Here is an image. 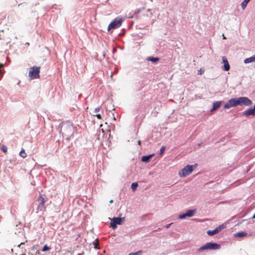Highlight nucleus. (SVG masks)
Listing matches in <instances>:
<instances>
[{
	"mask_svg": "<svg viewBox=\"0 0 255 255\" xmlns=\"http://www.w3.org/2000/svg\"><path fill=\"white\" fill-rule=\"evenodd\" d=\"M252 104V102L247 97H240L238 98H232L226 103L224 107L225 109H229L233 107H236L238 105L250 106Z\"/></svg>",
	"mask_w": 255,
	"mask_h": 255,
	"instance_id": "obj_1",
	"label": "nucleus"
},
{
	"mask_svg": "<svg viewBox=\"0 0 255 255\" xmlns=\"http://www.w3.org/2000/svg\"><path fill=\"white\" fill-rule=\"evenodd\" d=\"M95 248H96V249H98V248L97 247V245H95Z\"/></svg>",
	"mask_w": 255,
	"mask_h": 255,
	"instance_id": "obj_34",
	"label": "nucleus"
},
{
	"mask_svg": "<svg viewBox=\"0 0 255 255\" xmlns=\"http://www.w3.org/2000/svg\"><path fill=\"white\" fill-rule=\"evenodd\" d=\"M3 67V64L0 63V72H1V68Z\"/></svg>",
	"mask_w": 255,
	"mask_h": 255,
	"instance_id": "obj_28",
	"label": "nucleus"
},
{
	"mask_svg": "<svg viewBox=\"0 0 255 255\" xmlns=\"http://www.w3.org/2000/svg\"><path fill=\"white\" fill-rule=\"evenodd\" d=\"M253 61H255V58H254V56L245 59L244 60V63H249L252 62Z\"/></svg>",
	"mask_w": 255,
	"mask_h": 255,
	"instance_id": "obj_16",
	"label": "nucleus"
},
{
	"mask_svg": "<svg viewBox=\"0 0 255 255\" xmlns=\"http://www.w3.org/2000/svg\"><path fill=\"white\" fill-rule=\"evenodd\" d=\"M154 154L145 155L141 157V160L144 162H148L150 159L153 157Z\"/></svg>",
	"mask_w": 255,
	"mask_h": 255,
	"instance_id": "obj_13",
	"label": "nucleus"
},
{
	"mask_svg": "<svg viewBox=\"0 0 255 255\" xmlns=\"http://www.w3.org/2000/svg\"><path fill=\"white\" fill-rule=\"evenodd\" d=\"M142 253V251H139L135 253H131L129 255H139Z\"/></svg>",
	"mask_w": 255,
	"mask_h": 255,
	"instance_id": "obj_21",
	"label": "nucleus"
},
{
	"mask_svg": "<svg viewBox=\"0 0 255 255\" xmlns=\"http://www.w3.org/2000/svg\"><path fill=\"white\" fill-rule=\"evenodd\" d=\"M223 39H226V37L224 36V34H223Z\"/></svg>",
	"mask_w": 255,
	"mask_h": 255,
	"instance_id": "obj_32",
	"label": "nucleus"
},
{
	"mask_svg": "<svg viewBox=\"0 0 255 255\" xmlns=\"http://www.w3.org/2000/svg\"><path fill=\"white\" fill-rule=\"evenodd\" d=\"M40 67L33 66L29 70L28 76L31 79H37L40 77Z\"/></svg>",
	"mask_w": 255,
	"mask_h": 255,
	"instance_id": "obj_3",
	"label": "nucleus"
},
{
	"mask_svg": "<svg viewBox=\"0 0 255 255\" xmlns=\"http://www.w3.org/2000/svg\"><path fill=\"white\" fill-rule=\"evenodd\" d=\"M250 0H244L242 2V4H241V5H242V7L243 9H244L245 8V7H246L248 3L250 1Z\"/></svg>",
	"mask_w": 255,
	"mask_h": 255,
	"instance_id": "obj_17",
	"label": "nucleus"
},
{
	"mask_svg": "<svg viewBox=\"0 0 255 255\" xmlns=\"http://www.w3.org/2000/svg\"><path fill=\"white\" fill-rule=\"evenodd\" d=\"M204 72V70H202V69H200V70L198 71V74H200V75H201Z\"/></svg>",
	"mask_w": 255,
	"mask_h": 255,
	"instance_id": "obj_27",
	"label": "nucleus"
},
{
	"mask_svg": "<svg viewBox=\"0 0 255 255\" xmlns=\"http://www.w3.org/2000/svg\"><path fill=\"white\" fill-rule=\"evenodd\" d=\"M50 250V248H49V247H48L47 245H45V246L43 247V249H42V251L43 252H46V251H49V250Z\"/></svg>",
	"mask_w": 255,
	"mask_h": 255,
	"instance_id": "obj_22",
	"label": "nucleus"
},
{
	"mask_svg": "<svg viewBox=\"0 0 255 255\" xmlns=\"http://www.w3.org/2000/svg\"><path fill=\"white\" fill-rule=\"evenodd\" d=\"M196 164L193 165H188L179 172V175H188L191 173L197 167Z\"/></svg>",
	"mask_w": 255,
	"mask_h": 255,
	"instance_id": "obj_6",
	"label": "nucleus"
},
{
	"mask_svg": "<svg viewBox=\"0 0 255 255\" xmlns=\"http://www.w3.org/2000/svg\"><path fill=\"white\" fill-rule=\"evenodd\" d=\"M94 116H96V117H97L98 119H102V117H101V116L100 114H94L93 115Z\"/></svg>",
	"mask_w": 255,
	"mask_h": 255,
	"instance_id": "obj_26",
	"label": "nucleus"
},
{
	"mask_svg": "<svg viewBox=\"0 0 255 255\" xmlns=\"http://www.w3.org/2000/svg\"><path fill=\"white\" fill-rule=\"evenodd\" d=\"M243 115L247 117L250 116H255V105L253 108L250 109L243 113Z\"/></svg>",
	"mask_w": 255,
	"mask_h": 255,
	"instance_id": "obj_12",
	"label": "nucleus"
},
{
	"mask_svg": "<svg viewBox=\"0 0 255 255\" xmlns=\"http://www.w3.org/2000/svg\"><path fill=\"white\" fill-rule=\"evenodd\" d=\"M165 146H162L161 147L160 150V153L161 154H162V153L164 152V150H165Z\"/></svg>",
	"mask_w": 255,
	"mask_h": 255,
	"instance_id": "obj_24",
	"label": "nucleus"
},
{
	"mask_svg": "<svg viewBox=\"0 0 255 255\" xmlns=\"http://www.w3.org/2000/svg\"><path fill=\"white\" fill-rule=\"evenodd\" d=\"M223 228H224V226L223 225H220L213 230H208L207 232V233L209 236H213L215 234L218 233Z\"/></svg>",
	"mask_w": 255,
	"mask_h": 255,
	"instance_id": "obj_9",
	"label": "nucleus"
},
{
	"mask_svg": "<svg viewBox=\"0 0 255 255\" xmlns=\"http://www.w3.org/2000/svg\"><path fill=\"white\" fill-rule=\"evenodd\" d=\"M221 102H216L213 103V107L211 111H213L219 108L221 105Z\"/></svg>",
	"mask_w": 255,
	"mask_h": 255,
	"instance_id": "obj_14",
	"label": "nucleus"
},
{
	"mask_svg": "<svg viewBox=\"0 0 255 255\" xmlns=\"http://www.w3.org/2000/svg\"><path fill=\"white\" fill-rule=\"evenodd\" d=\"M123 21V19L121 17H117L115 18L109 25L108 30L116 29L120 27Z\"/></svg>",
	"mask_w": 255,
	"mask_h": 255,
	"instance_id": "obj_4",
	"label": "nucleus"
},
{
	"mask_svg": "<svg viewBox=\"0 0 255 255\" xmlns=\"http://www.w3.org/2000/svg\"><path fill=\"white\" fill-rule=\"evenodd\" d=\"M194 215L193 211L189 210H188L185 213H183L179 215V218L182 219L186 217H190L193 216Z\"/></svg>",
	"mask_w": 255,
	"mask_h": 255,
	"instance_id": "obj_11",
	"label": "nucleus"
},
{
	"mask_svg": "<svg viewBox=\"0 0 255 255\" xmlns=\"http://www.w3.org/2000/svg\"><path fill=\"white\" fill-rule=\"evenodd\" d=\"M109 202H110V203H113V200H112H112H111L109 201Z\"/></svg>",
	"mask_w": 255,
	"mask_h": 255,
	"instance_id": "obj_30",
	"label": "nucleus"
},
{
	"mask_svg": "<svg viewBox=\"0 0 255 255\" xmlns=\"http://www.w3.org/2000/svg\"><path fill=\"white\" fill-rule=\"evenodd\" d=\"M19 155L21 157H23V158H25L26 157V153H25V150L24 149H22L20 152H19Z\"/></svg>",
	"mask_w": 255,
	"mask_h": 255,
	"instance_id": "obj_19",
	"label": "nucleus"
},
{
	"mask_svg": "<svg viewBox=\"0 0 255 255\" xmlns=\"http://www.w3.org/2000/svg\"><path fill=\"white\" fill-rule=\"evenodd\" d=\"M222 61L224 64L223 66V69L224 71H228L230 68V66L229 64L228 61L225 56L222 57Z\"/></svg>",
	"mask_w": 255,
	"mask_h": 255,
	"instance_id": "obj_10",
	"label": "nucleus"
},
{
	"mask_svg": "<svg viewBox=\"0 0 255 255\" xmlns=\"http://www.w3.org/2000/svg\"><path fill=\"white\" fill-rule=\"evenodd\" d=\"M146 60L148 61H151L153 63H156L159 60V58L157 57H148L146 58Z\"/></svg>",
	"mask_w": 255,
	"mask_h": 255,
	"instance_id": "obj_15",
	"label": "nucleus"
},
{
	"mask_svg": "<svg viewBox=\"0 0 255 255\" xmlns=\"http://www.w3.org/2000/svg\"><path fill=\"white\" fill-rule=\"evenodd\" d=\"M220 246L217 243H207L198 249L199 252H201L205 250H218L220 249Z\"/></svg>",
	"mask_w": 255,
	"mask_h": 255,
	"instance_id": "obj_5",
	"label": "nucleus"
},
{
	"mask_svg": "<svg viewBox=\"0 0 255 255\" xmlns=\"http://www.w3.org/2000/svg\"><path fill=\"white\" fill-rule=\"evenodd\" d=\"M7 147L5 145L2 144L1 146V150L3 152L6 153L7 152Z\"/></svg>",
	"mask_w": 255,
	"mask_h": 255,
	"instance_id": "obj_23",
	"label": "nucleus"
},
{
	"mask_svg": "<svg viewBox=\"0 0 255 255\" xmlns=\"http://www.w3.org/2000/svg\"><path fill=\"white\" fill-rule=\"evenodd\" d=\"M24 244V243H21L19 246H20L21 245H23Z\"/></svg>",
	"mask_w": 255,
	"mask_h": 255,
	"instance_id": "obj_35",
	"label": "nucleus"
},
{
	"mask_svg": "<svg viewBox=\"0 0 255 255\" xmlns=\"http://www.w3.org/2000/svg\"><path fill=\"white\" fill-rule=\"evenodd\" d=\"M169 226H170V224H169V225H167L166 228H168V227H169Z\"/></svg>",
	"mask_w": 255,
	"mask_h": 255,
	"instance_id": "obj_37",
	"label": "nucleus"
},
{
	"mask_svg": "<svg viewBox=\"0 0 255 255\" xmlns=\"http://www.w3.org/2000/svg\"><path fill=\"white\" fill-rule=\"evenodd\" d=\"M253 218L255 219V214L253 215Z\"/></svg>",
	"mask_w": 255,
	"mask_h": 255,
	"instance_id": "obj_33",
	"label": "nucleus"
},
{
	"mask_svg": "<svg viewBox=\"0 0 255 255\" xmlns=\"http://www.w3.org/2000/svg\"><path fill=\"white\" fill-rule=\"evenodd\" d=\"M74 131V128L71 123L65 122L61 124L60 132L66 139H70L73 136Z\"/></svg>",
	"mask_w": 255,
	"mask_h": 255,
	"instance_id": "obj_2",
	"label": "nucleus"
},
{
	"mask_svg": "<svg viewBox=\"0 0 255 255\" xmlns=\"http://www.w3.org/2000/svg\"><path fill=\"white\" fill-rule=\"evenodd\" d=\"M101 107L100 106L96 108L95 109L94 113H97V112H99L101 110Z\"/></svg>",
	"mask_w": 255,
	"mask_h": 255,
	"instance_id": "obj_25",
	"label": "nucleus"
},
{
	"mask_svg": "<svg viewBox=\"0 0 255 255\" xmlns=\"http://www.w3.org/2000/svg\"><path fill=\"white\" fill-rule=\"evenodd\" d=\"M138 145H140V144H141V141H140V140H138Z\"/></svg>",
	"mask_w": 255,
	"mask_h": 255,
	"instance_id": "obj_31",
	"label": "nucleus"
},
{
	"mask_svg": "<svg viewBox=\"0 0 255 255\" xmlns=\"http://www.w3.org/2000/svg\"><path fill=\"white\" fill-rule=\"evenodd\" d=\"M122 223V219L121 218H113L111 222V226L114 229L117 228V225H121Z\"/></svg>",
	"mask_w": 255,
	"mask_h": 255,
	"instance_id": "obj_8",
	"label": "nucleus"
},
{
	"mask_svg": "<svg viewBox=\"0 0 255 255\" xmlns=\"http://www.w3.org/2000/svg\"><path fill=\"white\" fill-rule=\"evenodd\" d=\"M47 172H49L50 173V170H47V171H45V174H47Z\"/></svg>",
	"mask_w": 255,
	"mask_h": 255,
	"instance_id": "obj_29",
	"label": "nucleus"
},
{
	"mask_svg": "<svg viewBox=\"0 0 255 255\" xmlns=\"http://www.w3.org/2000/svg\"><path fill=\"white\" fill-rule=\"evenodd\" d=\"M137 186H138V184L137 182L132 183L131 185V188L132 191H134L136 189Z\"/></svg>",
	"mask_w": 255,
	"mask_h": 255,
	"instance_id": "obj_18",
	"label": "nucleus"
},
{
	"mask_svg": "<svg viewBox=\"0 0 255 255\" xmlns=\"http://www.w3.org/2000/svg\"><path fill=\"white\" fill-rule=\"evenodd\" d=\"M247 235V233L242 232L238 233L237 234V236L239 237H243L246 236Z\"/></svg>",
	"mask_w": 255,
	"mask_h": 255,
	"instance_id": "obj_20",
	"label": "nucleus"
},
{
	"mask_svg": "<svg viewBox=\"0 0 255 255\" xmlns=\"http://www.w3.org/2000/svg\"><path fill=\"white\" fill-rule=\"evenodd\" d=\"M25 255V254H22V255Z\"/></svg>",
	"mask_w": 255,
	"mask_h": 255,
	"instance_id": "obj_39",
	"label": "nucleus"
},
{
	"mask_svg": "<svg viewBox=\"0 0 255 255\" xmlns=\"http://www.w3.org/2000/svg\"><path fill=\"white\" fill-rule=\"evenodd\" d=\"M254 58H255V55L254 56Z\"/></svg>",
	"mask_w": 255,
	"mask_h": 255,
	"instance_id": "obj_38",
	"label": "nucleus"
},
{
	"mask_svg": "<svg viewBox=\"0 0 255 255\" xmlns=\"http://www.w3.org/2000/svg\"><path fill=\"white\" fill-rule=\"evenodd\" d=\"M38 205L37 206V211H41L45 209V200L44 198L43 197V195L42 194H40L39 196L38 199Z\"/></svg>",
	"mask_w": 255,
	"mask_h": 255,
	"instance_id": "obj_7",
	"label": "nucleus"
},
{
	"mask_svg": "<svg viewBox=\"0 0 255 255\" xmlns=\"http://www.w3.org/2000/svg\"><path fill=\"white\" fill-rule=\"evenodd\" d=\"M113 119H114V121H116V119L115 117H114Z\"/></svg>",
	"mask_w": 255,
	"mask_h": 255,
	"instance_id": "obj_36",
	"label": "nucleus"
}]
</instances>
